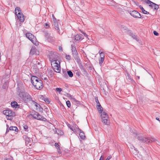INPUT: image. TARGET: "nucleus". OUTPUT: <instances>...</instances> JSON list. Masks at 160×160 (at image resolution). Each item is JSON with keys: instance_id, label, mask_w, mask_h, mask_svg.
<instances>
[{"instance_id": "1a4fd4ad", "label": "nucleus", "mask_w": 160, "mask_h": 160, "mask_svg": "<svg viewBox=\"0 0 160 160\" xmlns=\"http://www.w3.org/2000/svg\"><path fill=\"white\" fill-rule=\"evenodd\" d=\"M130 14L135 18H140L141 15L137 11L133 10L130 12Z\"/></svg>"}, {"instance_id": "ddd939ff", "label": "nucleus", "mask_w": 160, "mask_h": 160, "mask_svg": "<svg viewBox=\"0 0 160 160\" xmlns=\"http://www.w3.org/2000/svg\"><path fill=\"white\" fill-rule=\"evenodd\" d=\"M95 100L97 104V108L98 110L99 111H102V107L101 106L98 98V97H96L95 98Z\"/></svg>"}, {"instance_id": "dca6fc26", "label": "nucleus", "mask_w": 160, "mask_h": 160, "mask_svg": "<svg viewBox=\"0 0 160 160\" xmlns=\"http://www.w3.org/2000/svg\"><path fill=\"white\" fill-rule=\"evenodd\" d=\"M31 139L30 138H28V137H25V143L26 145L29 146H30L31 144Z\"/></svg>"}, {"instance_id": "3c124183", "label": "nucleus", "mask_w": 160, "mask_h": 160, "mask_svg": "<svg viewBox=\"0 0 160 160\" xmlns=\"http://www.w3.org/2000/svg\"><path fill=\"white\" fill-rule=\"evenodd\" d=\"M112 158V156H108L107 158L105 160H109Z\"/></svg>"}, {"instance_id": "680f3d73", "label": "nucleus", "mask_w": 160, "mask_h": 160, "mask_svg": "<svg viewBox=\"0 0 160 160\" xmlns=\"http://www.w3.org/2000/svg\"><path fill=\"white\" fill-rule=\"evenodd\" d=\"M34 103H35V105L37 107H38V104L36 103L34 101V102H33Z\"/></svg>"}, {"instance_id": "de8ad7c7", "label": "nucleus", "mask_w": 160, "mask_h": 160, "mask_svg": "<svg viewBox=\"0 0 160 160\" xmlns=\"http://www.w3.org/2000/svg\"><path fill=\"white\" fill-rule=\"evenodd\" d=\"M44 27L46 28H49V24L48 23H46L45 24V26H44Z\"/></svg>"}, {"instance_id": "9d476101", "label": "nucleus", "mask_w": 160, "mask_h": 160, "mask_svg": "<svg viewBox=\"0 0 160 160\" xmlns=\"http://www.w3.org/2000/svg\"><path fill=\"white\" fill-rule=\"evenodd\" d=\"M138 139L140 141H142L143 142L146 143H150V139L144 137L143 136H138Z\"/></svg>"}, {"instance_id": "9b49d317", "label": "nucleus", "mask_w": 160, "mask_h": 160, "mask_svg": "<svg viewBox=\"0 0 160 160\" xmlns=\"http://www.w3.org/2000/svg\"><path fill=\"white\" fill-rule=\"evenodd\" d=\"M142 154L143 156L142 155L141 159L138 160H147L148 159L149 155L148 151L143 150Z\"/></svg>"}, {"instance_id": "f8f14e48", "label": "nucleus", "mask_w": 160, "mask_h": 160, "mask_svg": "<svg viewBox=\"0 0 160 160\" xmlns=\"http://www.w3.org/2000/svg\"><path fill=\"white\" fill-rule=\"evenodd\" d=\"M17 18L21 22H23L24 21V18L23 14L21 12H18V14H16Z\"/></svg>"}, {"instance_id": "a18cd8bd", "label": "nucleus", "mask_w": 160, "mask_h": 160, "mask_svg": "<svg viewBox=\"0 0 160 160\" xmlns=\"http://www.w3.org/2000/svg\"><path fill=\"white\" fill-rule=\"evenodd\" d=\"M56 90L57 91H58L59 92H60L61 91H62V89L61 88H57L56 89Z\"/></svg>"}, {"instance_id": "2f4dec72", "label": "nucleus", "mask_w": 160, "mask_h": 160, "mask_svg": "<svg viewBox=\"0 0 160 160\" xmlns=\"http://www.w3.org/2000/svg\"><path fill=\"white\" fill-rule=\"evenodd\" d=\"M151 7L152 8H153L154 9L157 10L158 8V5L154 3V4H152Z\"/></svg>"}, {"instance_id": "a19ab883", "label": "nucleus", "mask_w": 160, "mask_h": 160, "mask_svg": "<svg viewBox=\"0 0 160 160\" xmlns=\"http://www.w3.org/2000/svg\"><path fill=\"white\" fill-rule=\"evenodd\" d=\"M72 101L74 102H78V101L77 100L74 98L73 97L72 98V99H71Z\"/></svg>"}, {"instance_id": "5fc2aeb1", "label": "nucleus", "mask_w": 160, "mask_h": 160, "mask_svg": "<svg viewBox=\"0 0 160 160\" xmlns=\"http://www.w3.org/2000/svg\"><path fill=\"white\" fill-rule=\"evenodd\" d=\"M150 140L151 143L152 142H154L155 140V139L154 138H152L151 139H150Z\"/></svg>"}, {"instance_id": "4be33fe9", "label": "nucleus", "mask_w": 160, "mask_h": 160, "mask_svg": "<svg viewBox=\"0 0 160 160\" xmlns=\"http://www.w3.org/2000/svg\"><path fill=\"white\" fill-rule=\"evenodd\" d=\"M77 127L78 128V126L76 124L73 125L72 127L70 126L69 127L70 129L74 132H75L76 131L75 128H77Z\"/></svg>"}, {"instance_id": "0eeeda50", "label": "nucleus", "mask_w": 160, "mask_h": 160, "mask_svg": "<svg viewBox=\"0 0 160 160\" xmlns=\"http://www.w3.org/2000/svg\"><path fill=\"white\" fill-rule=\"evenodd\" d=\"M39 82H36L33 85L37 89L40 90L43 87L42 81L40 79H38Z\"/></svg>"}, {"instance_id": "ea45409f", "label": "nucleus", "mask_w": 160, "mask_h": 160, "mask_svg": "<svg viewBox=\"0 0 160 160\" xmlns=\"http://www.w3.org/2000/svg\"><path fill=\"white\" fill-rule=\"evenodd\" d=\"M66 104L68 107L70 108L71 106L70 102L69 101H68L66 102Z\"/></svg>"}, {"instance_id": "6e6552de", "label": "nucleus", "mask_w": 160, "mask_h": 160, "mask_svg": "<svg viewBox=\"0 0 160 160\" xmlns=\"http://www.w3.org/2000/svg\"><path fill=\"white\" fill-rule=\"evenodd\" d=\"M72 50L73 57L75 60H78V53L76 48L74 45H72Z\"/></svg>"}, {"instance_id": "72a5a7b5", "label": "nucleus", "mask_w": 160, "mask_h": 160, "mask_svg": "<svg viewBox=\"0 0 160 160\" xmlns=\"http://www.w3.org/2000/svg\"><path fill=\"white\" fill-rule=\"evenodd\" d=\"M130 36L132 37V38L136 40L137 41H139V39L137 38V36L135 35L132 33L130 35Z\"/></svg>"}, {"instance_id": "a211bd4d", "label": "nucleus", "mask_w": 160, "mask_h": 160, "mask_svg": "<svg viewBox=\"0 0 160 160\" xmlns=\"http://www.w3.org/2000/svg\"><path fill=\"white\" fill-rule=\"evenodd\" d=\"M78 129L79 131V132H80L79 136L80 137V138L82 139H84L85 137V136L84 135V133L79 128Z\"/></svg>"}, {"instance_id": "e433bc0d", "label": "nucleus", "mask_w": 160, "mask_h": 160, "mask_svg": "<svg viewBox=\"0 0 160 160\" xmlns=\"http://www.w3.org/2000/svg\"><path fill=\"white\" fill-rule=\"evenodd\" d=\"M39 98L40 100H42V101H44L45 100V97L43 96V95H40L39 96Z\"/></svg>"}, {"instance_id": "393cba45", "label": "nucleus", "mask_w": 160, "mask_h": 160, "mask_svg": "<svg viewBox=\"0 0 160 160\" xmlns=\"http://www.w3.org/2000/svg\"><path fill=\"white\" fill-rule=\"evenodd\" d=\"M11 105L13 108H16L18 105V103L14 101L11 103Z\"/></svg>"}, {"instance_id": "20e7f679", "label": "nucleus", "mask_w": 160, "mask_h": 160, "mask_svg": "<svg viewBox=\"0 0 160 160\" xmlns=\"http://www.w3.org/2000/svg\"><path fill=\"white\" fill-rule=\"evenodd\" d=\"M45 34L46 39L47 41L50 42H53L54 41L53 36L50 32H46Z\"/></svg>"}, {"instance_id": "4d7b16f0", "label": "nucleus", "mask_w": 160, "mask_h": 160, "mask_svg": "<svg viewBox=\"0 0 160 160\" xmlns=\"http://www.w3.org/2000/svg\"><path fill=\"white\" fill-rule=\"evenodd\" d=\"M104 61H99V64L100 65V66H101L102 65V63Z\"/></svg>"}, {"instance_id": "f03ea898", "label": "nucleus", "mask_w": 160, "mask_h": 160, "mask_svg": "<svg viewBox=\"0 0 160 160\" xmlns=\"http://www.w3.org/2000/svg\"><path fill=\"white\" fill-rule=\"evenodd\" d=\"M51 64L55 72L58 73L60 72L61 67L59 61H51Z\"/></svg>"}, {"instance_id": "39448f33", "label": "nucleus", "mask_w": 160, "mask_h": 160, "mask_svg": "<svg viewBox=\"0 0 160 160\" xmlns=\"http://www.w3.org/2000/svg\"><path fill=\"white\" fill-rule=\"evenodd\" d=\"M53 25L55 30H56L59 34H62L63 33V31L62 30H60L59 28L58 24L56 20V18H54V19H53Z\"/></svg>"}, {"instance_id": "4c0bfd02", "label": "nucleus", "mask_w": 160, "mask_h": 160, "mask_svg": "<svg viewBox=\"0 0 160 160\" xmlns=\"http://www.w3.org/2000/svg\"><path fill=\"white\" fill-rule=\"evenodd\" d=\"M23 127L25 131H26V132L28 131V128L27 125H24L23 126Z\"/></svg>"}, {"instance_id": "09e8293b", "label": "nucleus", "mask_w": 160, "mask_h": 160, "mask_svg": "<svg viewBox=\"0 0 160 160\" xmlns=\"http://www.w3.org/2000/svg\"><path fill=\"white\" fill-rule=\"evenodd\" d=\"M57 150L59 154H61V150H60V148H57Z\"/></svg>"}, {"instance_id": "5701e85b", "label": "nucleus", "mask_w": 160, "mask_h": 160, "mask_svg": "<svg viewBox=\"0 0 160 160\" xmlns=\"http://www.w3.org/2000/svg\"><path fill=\"white\" fill-rule=\"evenodd\" d=\"M145 2L149 4V6L150 7H151L152 4H154V3L151 2L149 0H145Z\"/></svg>"}, {"instance_id": "338daca9", "label": "nucleus", "mask_w": 160, "mask_h": 160, "mask_svg": "<svg viewBox=\"0 0 160 160\" xmlns=\"http://www.w3.org/2000/svg\"><path fill=\"white\" fill-rule=\"evenodd\" d=\"M39 80H36V82H39Z\"/></svg>"}, {"instance_id": "a878e982", "label": "nucleus", "mask_w": 160, "mask_h": 160, "mask_svg": "<svg viewBox=\"0 0 160 160\" xmlns=\"http://www.w3.org/2000/svg\"><path fill=\"white\" fill-rule=\"evenodd\" d=\"M38 115V113L37 112H35L33 113H32L31 115L33 117V118L35 119H37Z\"/></svg>"}, {"instance_id": "c9c22d12", "label": "nucleus", "mask_w": 160, "mask_h": 160, "mask_svg": "<svg viewBox=\"0 0 160 160\" xmlns=\"http://www.w3.org/2000/svg\"><path fill=\"white\" fill-rule=\"evenodd\" d=\"M68 75L70 77H72L73 76V74L72 72L71 71H69L67 72Z\"/></svg>"}, {"instance_id": "864d4df0", "label": "nucleus", "mask_w": 160, "mask_h": 160, "mask_svg": "<svg viewBox=\"0 0 160 160\" xmlns=\"http://www.w3.org/2000/svg\"><path fill=\"white\" fill-rule=\"evenodd\" d=\"M58 49L61 52H62V48L61 46H59V47Z\"/></svg>"}, {"instance_id": "aec40b11", "label": "nucleus", "mask_w": 160, "mask_h": 160, "mask_svg": "<svg viewBox=\"0 0 160 160\" xmlns=\"http://www.w3.org/2000/svg\"><path fill=\"white\" fill-rule=\"evenodd\" d=\"M38 79H40V78L37 77L32 76L31 78V82L32 85L36 82V80H38Z\"/></svg>"}, {"instance_id": "37998d69", "label": "nucleus", "mask_w": 160, "mask_h": 160, "mask_svg": "<svg viewBox=\"0 0 160 160\" xmlns=\"http://www.w3.org/2000/svg\"><path fill=\"white\" fill-rule=\"evenodd\" d=\"M127 75L126 77V78L129 80H131V78L130 75L128 73L127 74Z\"/></svg>"}, {"instance_id": "6e6d98bb", "label": "nucleus", "mask_w": 160, "mask_h": 160, "mask_svg": "<svg viewBox=\"0 0 160 160\" xmlns=\"http://www.w3.org/2000/svg\"><path fill=\"white\" fill-rule=\"evenodd\" d=\"M131 132L132 133H133V134H136V133H137L134 130L133 131V130H132Z\"/></svg>"}, {"instance_id": "79ce46f5", "label": "nucleus", "mask_w": 160, "mask_h": 160, "mask_svg": "<svg viewBox=\"0 0 160 160\" xmlns=\"http://www.w3.org/2000/svg\"><path fill=\"white\" fill-rule=\"evenodd\" d=\"M54 145L57 149V148H60L59 145L58 143H55Z\"/></svg>"}, {"instance_id": "f257e3e1", "label": "nucleus", "mask_w": 160, "mask_h": 160, "mask_svg": "<svg viewBox=\"0 0 160 160\" xmlns=\"http://www.w3.org/2000/svg\"><path fill=\"white\" fill-rule=\"evenodd\" d=\"M18 95L25 102H26L30 101L32 102L34 101L32 100L31 96L27 92H23L22 90H20L19 92Z\"/></svg>"}, {"instance_id": "f3484780", "label": "nucleus", "mask_w": 160, "mask_h": 160, "mask_svg": "<svg viewBox=\"0 0 160 160\" xmlns=\"http://www.w3.org/2000/svg\"><path fill=\"white\" fill-rule=\"evenodd\" d=\"M9 113L8 116V119L11 120L12 119L13 116H15V113L11 110L9 111Z\"/></svg>"}, {"instance_id": "473e14b6", "label": "nucleus", "mask_w": 160, "mask_h": 160, "mask_svg": "<svg viewBox=\"0 0 160 160\" xmlns=\"http://www.w3.org/2000/svg\"><path fill=\"white\" fill-rule=\"evenodd\" d=\"M9 110H6L3 111V113L5 115L8 116L9 115Z\"/></svg>"}, {"instance_id": "6ab92c4d", "label": "nucleus", "mask_w": 160, "mask_h": 160, "mask_svg": "<svg viewBox=\"0 0 160 160\" xmlns=\"http://www.w3.org/2000/svg\"><path fill=\"white\" fill-rule=\"evenodd\" d=\"M37 119L41 120L44 122L46 121L47 120L46 118H44L43 116L41 115L39 113L38 115V118Z\"/></svg>"}, {"instance_id": "0e129e2a", "label": "nucleus", "mask_w": 160, "mask_h": 160, "mask_svg": "<svg viewBox=\"0 0 160 160\" xmlns=\"http://www.w3.org/2000/svg\"><path fill=\"white\" fill-rule=\"evenodd\" d=\"M84 33V35L85 36V37H86L87 38L88 37V35L87 34H86V33Z\"/></svg>"}, {"instance_id": "69168bd1", "label": "nucleus", "mask_w": 160, "mask_h": 160, "mask_svg": "<svg viewBox=\"0 0 160 160\" xmlns=\"http://www.w3.org/2000/svg\"><path fill=\"white\" fill-rule=\"evenodd\" d=\"M76 74H77L78 75V76H79V75H80V73H79V72H77Z\"/></svg>"}, {"instance_id": "bb28decb", "label": "nucleus", "mask_w": 160, "mask_h": 160, "mask_svg": "<svg viewBox=\"0 0 160 160\" xmlns=\"http://www.w3.org/2000/svg\"><path fill=\"white\" fill-rule=\"evenodd\" d=\"M10 130L14 131L16 132H17L18 130V128L16 127H10L9 128Z\"/></svg>"}, {"instance_id": "774afa93", "label": "nucleus", "mask_w": 160, "mask_h": 160, "mask_svg": "<svg viewBox=\"0 0 160 160\" xmlns=\"http://www.w3.org/2000/svg\"><path fill=\"white\" fill-rule=\"evenodd\" d=\"M39 80H36V82H39Z\"/></svg>"}, {"instance_id": "cd10ccee", "label": "nucleus", "mask_w": 160, "mask_h": 160, "mask_svg": "<svg viewBox=\"0 0 160 160\" xmlns=\"http://www.w3.org/2000/svg\"><path fill=\"white\" fill-rule=\"evenodd\" d=\"M34 63L35 64H36V65L37 67L40 68L41 66V61H39V62H38L37 61H35V62H34Z\"/></svg>"}, {"instance_id": "c85d7f7f", "label": "nucleus", "mask_w": 160, "mask_h": 160, "mask_svg": "<svg viewBox=\"0 0 160 160\" xmlns=\"http://www.w3.org/2000/svg\"><path fill=\"white\" fill-rule=\"evenodd\" d=\"M100 53V57L101 60H103L104 59V54L102 52H99Z\"/></svg>"}, {"instance_id": "2eb2a0df", "label": "nucleus", "mask_w": 160, "mask_h": 160, "mask_svg": "<svg viewBox=\"0 0 160 160\" xmlns=\"http://www.w3.org/2000/svg\"><path fill=\"white\" fill-rule=\"evenodd\" d=\"M30 54L32 55L34 54H38V52L36 48H31L30 52Z\"/></svg>"}, {"instance_id": "f704fd0d", "label": "nucleus", "mask_w": 160, "mask_h": 160, "mask_svg": "<svg viewBox=\"0 0 160 160\" xmlns=\"http://www.w3.org/2000/svg\"><path fill=\"white\" fill-rule=\"evenodd\" d=\"M108 118H102V121L105 124H107L108 122Z\"/></svg>"}, {"instance_id": "58836bf2", "label": "nucleus", "mask_w": 160, "mask_h": 160, "mask_svg": "<svg viewBox=\"0 0 160 160\" xmlns=\"http://www.w3.org/2000/svg\"><path fill=\"white\" fill-rule=\"evenodd\" d=\"M44 101L47 103H49L50 102V99L46 98H45Z\"/></svg>"}, {"instance_id": "7c9ffc66", "label": "nucleus", "mask_w": 160, "mask_h": 160, "mask_svg": "<svg viewBox=\"0 0 160 160\" xmlns=\"http://www.w3.org/2000/svg\"><path fill=\"white\" fill-rule=\"evenodd\" d=\"M15 14H17L18 12H21L20 8L18 7H16L15 10Z\"/></svg>"}, {"instance_id": "c756f323", "label": "nucleus", "mask_w": 160, "mask_h": 160, "mask_svg": "<svg viewBox=\"0 0 160 160\" xmlns=\"http://www.w3.org/2000/svg\"><path fill=\"white\" fill-rule=\"evenodd\" d=\"M140 8L142 10V12L144 14H147L149 13V12L145 10L142 6H140Z\"/></svg>"}, {"instance_id": "423d86ee", "label": "nucleus", "mask_w": 160, "mask_h": 160, "mask_svg": "<svg viewBox=\"0 0 160 160\" xmlns=\"http://www.w3.org/2000/svg\"><path fill=\"white\" fill-rule=\"evenodd\" d=\"M48 56L50 60H58V54L56 52H52L49 53Z\"/></svg>"}, {"instance_id": "bf43d9fd", "label": "nucleus", "mask_w": 160, "mask_h": 160, "mask_svg": "<svg viewBox=\"0 0 160 160\" xmlns=\"http://www.w3.org/2000/svg\"><path fill=\"white\" fill-rule=\"evenodd\" d=\"M104 158V157L103 156H101L99 159L101 160H103Z\"/></svg>"}, {"instance_id": "052dcab7", "label": "nucleus", "mask_w": 160, "mask_h": 160, "mask_svg": "<svg viewBox=\"0 0 160 160\" xmlns=\"http://www.w3.org/2000/svg\"><path fill=\"white\" fill-rule=\"evenodd\" d=\"M68 95V97L70 98V99H72V98L73 97H72V96L70 94Z\"/></svg>"}, {"instance_id": "8fccbe9b", "label": "nucleus", "mask_w": 160, "mask_h": 160, "mask_svg": "<svg viewBox=\"0 0 160 160\" xmlns=\"http://www.w3.org/2000/svg\"><path fill=\"white\" fill-rule=\"evenodd\" d=\"M153 34H154L155 35H156V36H158V32H157L156 31H153Z\"/></svg>"}, {"instance_id": "e2e57ef3", "label": "nucleus", "mask_w": 160, "mask_h": 160, "mask_svg": "<svg viewBox=\"0 0 160 160\" xmlns=\"http://www.w3.org/2000/svg\"><path fill=\"white\" fill-rule=\"evenodd\" d=\"M156 119L159 121H160V118H158L156 117Z\"/></svg>"}, {"instance_id": "b1692460", "label": "nucleus", "mask_w": 160, "mask_h": 160, "mask_svg": "<svg viewBox=\"0 0 160 160\" xmlns=\"http://www.w3.org/2000/svg\"><path fill=\"white\" fill-rule=\"evenodd\" d=\"M145 2L149 4V6L150 7H151L152 4H154V3L151 2L149 0H145Z\"/></svg>"}, {"instance_id": "7ed1b4c3", "label": "nucleus", "mask_w": 160, "mask_h": 160, "mask_svg": "<svg viewBox=\"0 0 160 160\" xmlns=\"http://www.w3.org/2000/svg\"><path fill=\"white\" fill-rule=\"evenodd\" d=\"M26 35V37L30 40L33 44L36 45L38 44L36 37L32 33H27Z\"/></svg>"}, {"instance_id": "c03bdc74", "label": "nucleus", "mask_w": 160, "mask_h": 160, "mask_svg": "<svg viewBox=\"0 0 160 160\" xmlns=\"http://www.w3.org/2000/svg\"><path fill=\"white\" fill-rule=\"evenodd\" d=\"M82 71V72H84V74H85L86 73V71L85 69L83 68V67H82V68H81Z\"/></svg>"}, {"instance_id": "13d9d810", "label": "nucleus", "mask_w": 160, "mask_h": 160, "mask_svg": "<svg viewBox=\"0 0 160 160\" xmlns=\"http://www.w3.org/2000/svg\"><path fill=\"white\" fill-rule=\"evenodd\" d=\"M60 133H58V134H60V135H63V132H62V131H60Z\"/></svg>"}, {"instance_id": "603ef678", "label": "nucleus", "mask_w": 160, "mask_h": 160, "mask_svg": "<svg viewBox=\"0 0 160 160\" xmlns=\"http://www.w3.org/2000/svg\"><path fill=\"white\" fill-rule=\"evenodd\" d=\"M7 130H6V133L8 132L9 131V130H10L9 129H8V128H9V126L8 125H7Z\"/></svg>"}, {"instance_id": "49530a36", "label": "nucleus", "mask_w": 160, "mask_h": 160, "mask_svg": "<svg viewBox=\"0 0 160 160\" xmlns=\"http://www.w3.org/2000/svg\"><path fill=\"white\" fill-rule=\"evenodd\" d=\"M66 59L67 60H69L70 59V56L69 55H66Z\"/></svg>"}, {"instance_id": "412c9836", "label": "nucleus", "mask_w": 160, "mask_h": 160, "mask_svg": "<svg viewBox=\"0 0 160 160\" xmlns=\"http://www.w3.org/2000/svg\"><path fill=\"white\" fill-rule=\"evenodd\" d=\"M82 36V35L81 34L76 35L75 37V40L77 41L82 40L83 39Z\"/></svg>"}, {"instance_id": "4468645a", "label": "nucleus", "mask_w": 160, "mask_h": 160, "mask_svg": "<svg viewBox=\"0 0 160 160\" xmlns=\"http://www.w3.org/2000/svg\"><path fill=\"white\" fill-rule=\"evenodd\" d=\"M101 113V117L102 118H108V117L107 113L105 111H103L102 110L100 111Z\"/></svg>"}]
</instances>
